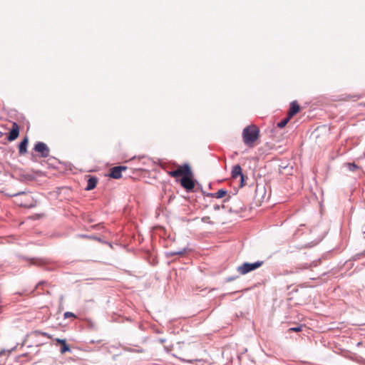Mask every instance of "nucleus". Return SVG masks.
Masks as SVG:
<instances>
[{
  "instance_id": "obj_6",
  "label": "nucleus",
  "mask_w": 365,
  "mask_h": 365,
  "mask_svg": "<svg viewBox=\"0 0 365 365\" xmlns=\"http://www.w3.org/2000/svg\"><path fill=\"white\" fill-rule=\"evenodd\" d=\"M193 174L186 175L180 179V185L187 190H192L195 187V182L192 180Z\"/></svg>"
},
{
  "instance_id": "obj_15",
  "label": "nucleus",
  "mask_w": 365,
  "mask_h": 365,
  "mask_svg": "<svg viewBox=\"0 0 365 365\" xmlns=\"http://www.w3.org/2000/svg\"><path fill=\"white\" fill-rule=\"evenodd\" d=\"M33 334L36 336H45V337H47L48 339H51V336L50 334H48V333L46 332H43V331H38V330H36L33 332Z\"/></svg>"
},
{
  "instance_id": "obj_13",
  "label": "nucleus",
  "mask_w": 365,
  "mask_h": 365,
  "mask_svg": "<svg viewBox=\"0 0 365 365\" xmlns=\"http://www.w3.org/2000/svg\"><path fill=\"white\" fill-rule=\"evenodd\" d=\"M227 192L225 190L220 189L217 192L211 194L212 197L222 198L227 195Z\"/></svg>"
},
{
  "instance_id": "obj_2",
  "label": "nucleus",
  "mask_w": 365,
  "mask_h": 365,
  "mask_svg": "<svg viewBox=\"0 0 365 365\" xmlns=\"http://www.w3.org/2000/svg\"><path fill=\"white\" fill-rule=\"evenodd\" d=\"M175 170L167 171L168 175L173 178H184V176L192 175L191 168L187 163H185L183 165H175Z\"/></svg>"
},
{
  "instance_id": "obj_4",
  "label": "nucleus",
  "mask_w": 365,
  "mask_h": 365,
  "mask_svg": "<svg viewBox=\"0 0 365 365\" xmlns=\"http://www.w3.org/2000/svg\"><path fill=\"white\" fill-rule=\"evenodd\" d=\"M263 261H257L254 263L245 262L237 267V272L241 275H245L256 269H258L263 264Z\"/></svg>"
},
{
  "instance_id": "obj_11",
  "label": "nucleus",
  "mask_w": 365,
  "mask_h": 365,
  "mask_svg": "<svg viewBox=\"0 0 365 365\" xmlns=\"http://www.w3.org/2000/svg\"><path fill=\"white\" fill-rule=\"evenodd\" d=\"M98 180L95 177H90L87 182L86 190H91L96 187Z\"/></svg>"
},
{
  "instance_id": "obj_7",
  "label": "nucleus",
  "mask_w": 365,
  "mask_h": 365,
  "mask_svg": "<svg viewBox=\"0 0 365 365\" xmlns=\"http://www.w3.org/2000/svg\"><path fill=\"white\" fill-rule=\"evenodd\" d=\"M34 150L41 153V157L46 158L49 155V149L47 145L41 142H38L36 144Z\"/></svg>"
},
{
  "instance_id": "obj_9",
  "label": "nucleus",
  "mask_w": 365,
  "mask_h": 365,
  "mask_svg": "<svg viewBox=\"0 0 365 365\" xmlns=\"http://www.w3.org/2000/svg\"><path fill=\"white\" fill-rule=\"evenodd\" d=\"M19 135V126L16 123L14 122L12 123L11 130H10V132L7 136V140L9 141H13L18 138Z\"/></svg>"
},
{
  "instance_id": "obj_17",
  "label": "nucleus",
  "mask_w": 365,
  "mask_h": 365,
  "mask_svg": "<svg viewBox=\"0 0 365 365\" xmlns=\"http://www.w3.org/2000/svg\"><path fill=\"white\" fill-rule=\"evenodd\" d=\"M346 165L347 166L349 170L351 171H355L359 168V166L356 165L355 163H346Z\"/></svg>"
},
{
  "instance_id": "obj_22",
  "label": "nucleus",
  "mask_w": 365,
  "mask_h": 365,
  "mask_svg": "<svg viewBox=\"0 0 365 365\" xmlns=\"http://www.w3.org/2000/svg\"><path fill=\"white\" fill-rule=\"evenodd\" d=\"M182 252H173V253H171V255H178V254H182Z\"/></svg>"
},
{
  "instance_id": "obj_3",
  "label": "nucleus",
  "mask_w": 365,
  "mask_h": 365,
  "mask_svg": "<svg viewBox=\"0 0 365 365\" xmlns=\"http://www.w3.org/2000/svg\"><path fill=\"white\" fill-rule=\"evenodd\" d=\"M11 196L16 197L15 202L21 207H33L35 204L33 202L32 197L29 193L24 192L14 194Z\"/></svg>"
},
{
  "instance_id": "obj_18",
  "label": "nucleus",
  "mask_w": 365,
  "mask_h": 365,
  "mask_svg": "<svg viewBox=\"0 0 365 365\" xmlns=\"http://www.w3.org/2000/svg\"><path fill=\"white\" fill-rule=\"evenodd\" d=\"M302 327H303L302 325H299V326H297L296 327L289 328L288 329V332H292V331L299 332V331H301L302 330Z\"/></svg>"
},
{
  "instance_id": "obj_21",
  "label": "nucleus",
  "mask_w": 365,
  "mask_h": 365,
  "mask_svg": "<svg viewBox=\"0 0 365 365\" xmlns=\"http://www.w3.org/2000/svg\"><path fill=\"white\" fill-rule=\"evenodd\" d=\"M55 340L58 344H59L61 345L66 341L65 339H56Z\"/></svg>"
},
{
  "instance_id": "obj_1",
  "label": "nucleus",
  "mask_w": 365,
  "mask_h": 365,
  "mask_svg": "<svg viewBox=\"0 0 365 365\" xmlns=\"http://www.w3.org/2000/svg\"><path fill=\"white\" fill-rule=\"evenodd\" d=\"M259 137V129L255 125H250L245 127L242 131V139L244 143L250 148L255 145V143Z\"/></svg>"
},
{
  "instance_id": "obj_14",
  "label": "nucleus",
  "mask_w": 365,
  "mask_h": 365,
  "mask_svg": "<svg viewBox=\"0 0 365 365\" xmlns=\"http://www.w3.org/2000/svg\"><path fill=\"white\" fill-rule=\"evenodd\" d=\"M290 119L291 118H289V116L287 115L284 119H283L282 120L277 123V127L279 128H283L284 127L286 126V125L288 123Z\"/></svg>"
},
{
  "instance_id": "obj_10",
  "label": "nucleus",
  "mask_w": 365,
  "mask_h": 365,
  "mask_svg": "<svg viewBox=\"0 0 365 365\" xmlns=\"http://www.w3.org/2000/svg\"><path fill=\"white\" fill-rule=\"evenodd\" d=\"M299 110H300V106L297 103V102L292 101L290 103V107H289L287 115L292 118L294 115H295L297 113H299Z\"/></svg>"
},
{
  "instance_id": "obj_16",
  "label": "nucleus",
  "mask_w": 365,
  "mask_h": 365,
  "mask_svg": "<svg viewBox=\"0 0 365 365\" xmlns=\"http://www.w3.org/2000/svg\"><path fill=\"white\" fill-rule=\"evenodd\" d=\"M70 351V348L69 346L67 345L66 344V341H65L62 344H61V354H64L66 353V351Z\"/></svg>"
},
{
  "instance_id": "obj_19",
  "label": "nucleus",
  "mask_w": 365,
  "mask_h": 365,
  "mask_svg": "<svg viewBox=\"0 0 365 365\" xmlns=\"http://www.w3.org/2000/svg\"><path fill=\"white\" fill-rule=\"evenodd\" d=\"M63 317H64V319H68L70 317L76 318V316L73 313L70 312H65L63 314Z\"/></svg>"
},
{
  "instance_id": "obj_8",
  "label": "nucleus",
  "mask_w": 365,
  "mask_h": 365,
  "mask_svg": "<svg viewBox=\"0 0 365 365\" xmlns=\"http://www.w3.org/2000/svg\"><path fill=\"white\" fill-rule=\"evenodd\" d=\"M125 166H116L110 169L109 176L114 179H119L122 177V172L126 170Z\"/></svg>"
},
{
  "instance_id": "obj_12",
  "label": "nucleus",
  "mask_w": 365,
  "mask_h": 365,
  "mask_svg": "<svg viewBox=\"0 0 365 365\" xmlns=\"http://www.w3.org/2000/svg\"><path fill=\"white\" fill-rule=\"evenodd\" d=\"M28 139L25 138L19 145V151L21 155H23L26 153L27 145H28Z\"/></svg>"
},
{
  "instance_id": "obj_20",
  "label": "nucleus",
  "mask_w": 365,
  "mask_h": 365,
  "mask_svg": "<svg viewBox=\"0 0 365 365\" xmlns=\"http://www.w3.org/2000/svg\"><path fill=\"white\" fill-rule=\"evenodd\" d=\"M202 222H203L204 223L212 224L210 217L209 216H205L202 217Z\"/></svg>"
},
{
  "instance_id": "obj_5",
  "label": "nucleus",
  "mask_w": 365,
  "mask_h": 365,
  "mask_svg": "<svg viewBox=\"0 0 365 365\" xmlns=\"http://www.w3.org/2000/svg\"><path fill=\"white\" fill-rule=\"evenodd\" d=\"M232 178L233 180L240 178V185L241 187L246 185L245 178H247L243 175L240 165H235L232 167Z\"/></svg>"
}]
</instances>
